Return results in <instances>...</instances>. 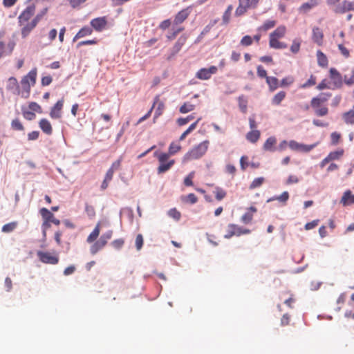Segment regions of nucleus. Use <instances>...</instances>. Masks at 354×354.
Segmentation results:
<instances>
[{
	"instance_id": "obj_1",
	"label": "nucleus",
	"mask_w": 354,
	"mask_h": 354,
	"mask_svg": "<svg viewBox=\"0 0 354 354\" xmlns=\"http://www.w3.org/2000/svg\"><path fill=\"white\" fill-rule=\"evenodd\" d=\"M332 96L330 93H321L317 96L313 97L310 100V106L313 109L315 114L318 117H324L328 114V108L323 105Z\"/></svg>"
},
{
	"instance_id": "obj_2",
	"label": "nucleus",
	"mask_w": 354,
	"mask_h": 354,
	"mask_svg": "<svg viewBox=\"0 0 354 354\" xmlns=\"http://www.w3.org/2000/svg\"><path fill=\"white\" fill-rule=\"evenodd\" d=\"M37 76V69L32 68L29 73L24 76L21 80V90L18 91V94L24 98H28L30 96L31 87L36 84Z\"/></svg>"
},
{
	"instance_id": "obj_3",
	"label": "nucleus",
	"mask_w": 354,
	"mask_h": 354,
	"mask_svg": "<svg viewBox=\"0 0 354 354\" xmlns=\"http://www.w3.org/2000/svg\"><path fill=\"white\" fill-rule=\"evenodd\" d=\"M286 27L283 25L278 26L269 35V46L274 49H285L287 44L279 41V39L284 37L286 34Z\"/></svg>"
},
{
	"instance_id": "obj_4",
	"label": "nucleus",
	"mask_w": 354,
	"mask_h": 354,
	"mask_svg": "<svg viewBox=\"0 0 354 354\" xmlns=\"http://www.w3.org/2000/svg\"><path fill=\"white\" fill-rule=\"evenodd\" d=\"M209 140H204L201 142L185 154L183 160L187 162L201 158L206 153L209 148Z\"/></svg>"
},
{
	"instance_id": "obj_5",
	"label": "nucleus",
	"mask_w": 354,
	"mask_h": 354,
	"mask_svg": "<svg viewBox=\"0 0 354 354\" xmlns=\"http://www.w3.org/2000/svg\"><path fill=\"white\" fill-rule=\"evenodd\" d=\"M154 157L157 158L159 162V166L157 168L158 174H163L169 170L175 163L174 160H169V154L167 153L156 151L153 153Z\"/></svg>"
},
{
	"instance_id": "obj_6",
	"label": "nucleus",
	"mask_w": 354,
	"mask_h": 354,
	"mask_svg": "<svg viewBox=\"0 0 354 354\" xmlns=\"http://www.w3.org/2000/svg\"><path fill=\"white\" fill-rule=\"evenodd\" d=\"M260 0H239V6L235 10V15L240 17L243 15L249 9L257 8Z\"/></svg>"
},
{
	"instance_id": "obj_7",
	"label": "nucleus",
	"mask_w": 354,
	"mask_h": 354,
	"mask_svg": "<svg viewBox=\"0 0 354 354\" xmlns=\"http://www.w3.org/2000/svg\"><path fill=\"white\" fill-rule=\"evenodd\" d=\"M250 232L251 231L249 229H243L235 224H229L227 225V234L225 235V238L230 239L233 236H239L242 234H250Z\"/></svg>"
},
{
	"instance_id": "obj_8",
	"label": "nucleus",
	"mask_w": 354,
	"mask_h": 354,
	"mask_svg": "<svg viewBox=\"0 0 354 354\" xmlns=\"http://www.w3.org/2000/svg\"><path fill=\"white\" fill-rule=\"evenodd\" d=\"M37 255L39 261L46 264L56 265L59 262V257L48 252L38 251Z\"/></svg>"
},
{
	"instance_id": "obj_9",
	"label": "nucleus",
	"mask_w": 354,
	"mask_h": 354,
	"mask_svg": "<svg viewBox=\"0 0 354 354\" xmlns=\"http://www.w3.org/2000/svg\"><path fill=\"white\" fill-rule=\"evenodd\" d=\"M218 68L215 66H212L208 68H201L196 74V77L199 80H207L211 78L213 74L216 73Z\"/></svg>"
},
{
	"instance_id": "obj_10",
	"label": "nucleus",
	"mask_w": 354,
	"mask_h": 354,
	"mask_svg": "<svg viewBox=\"0 0 354 354\" xmlns=\"http://www.w3.org/2000/svg\"><path fill=\"white\" fill-rule=\"evenodd\" d=\"M192 12V8L187 7L179 11L174 17L173 24L174 25H179L183 23L189 16Z\"/></svg>"
},
{
	"instance_id": "obj_11",
	"label": "nucleus",
	"mask_w": 354,
	"mask_h": 354,
	"mask_svg": "<svg viewBox=\"0 0 354 354\" xmlns=\"http://www.w3.org/2000/svg\"><path fill=\"white\" fill-rule=\"evenodd\" d=\"M315 145H306L299 143L295 140H290L288 142V146L292 150L302 152H308L311 151L315 147Z\"/></svg>"
},
{
	"instance_id": "obj_12",
	"label": "nucleus",
	"mask_w": 354,
	"mask_h": 354,
	"mask_svg": "<svg viewBox=\"0 0 354 354\" xmlns=\"http://www.w3.org/2000/svg\"><path fill=\"white\" fill-rule=\"evenodd\" d=\"M90 24L94 30L97 32H101L107 26V19L106 17H97L92 19Z\"/></svg>"
},
{
	"instance_id": "obj_13",
	"label": "nucleus",
	"mask_w": 354,
	"mask_h": 354,
	"mask_svg": "<svg viewBox=\"0 0 354 354\" xmlns=\"http://www.w3.org/2000/svg\"><path fill=\"white\" fill-rule=\"evenodd\" d=\"M19 26L21 27V35L23 38L27 37L31 31L37 26L36 21H34L32 19L31 21L24 22V23H19Z\"/></svg>"
},
{
	"instance_id": "obj_14",
	"label": "nucleus",
	"mask_w": 354,
	"mask_h": 354,
	"mask_svg": "<svg viewBox=\"0 0 354 354\" xmlns=\"http://www.w3.org/2000/svg\"><path fill=\"white\" fill-rule=\"evenodd\" d=\"M330 78L333 80L335 88H341L342 86V76L340 73L335 68L329 70Z\"/></svg>"
},
{
	"instance_id": "obj_15",
	"label": "nucleus",
	"mask_w": 354,
	"mask_h": 354,
	"mask_svg": "<svg viewBox=\"0 0 354 354\" xmlns=\"http://www.w3.org/2000/svg\"><path fill=\"white\" fill-rule=\"evenodd\" d=\"M64 98H62L52 107L50 111V116L51 118L59 119L62 117V109L64 106Z\"/></svg>"
},
{
	"instance_id": "obj_16",
	"label": "nucleus",
	"mask_w": 354,
	"mask_h": 354,
	"mask_svg": "<svg viewBox=\"0 0 354 354\" xmlns=\"http://www.w3.org/2000/svg\"><path fill=\"white\" fill-rule=\"evenodd\" d=\"M35 8L33 6H28L19 16L18 22H28L35 13Z\"/></svg>"
},
{
	"instance_id": "obj_17",
	"label": "nucleus",
	"mask_w": 354,
	"mask_h": 354,
	"mask_svg": "<svg viewBox=\"0 0 354 354\" xmlns=\"http://www.w3.org/2000/svg\"><path fill=\"white\" fill-rule=\"evenodd\" d=\"M312 39L317 46H322L324 44V32L319 27H314L312 30Z\"/></svg>"
},
{
	"instance_id": "obj_18",
	"label": "nucleus",
	"mask_w": 354,
	"mask_h": 354,
	"mask_svg": "<svg viewBox=\"0 0 354 354\" xmlns=\"http://www.w3.org/2000/svg\"><path fill=\"white\" fill-rule=\"evenodd\" d=\"M348 11H354V1H344L335 8V12L343 14Z\"/></svg>"
},
{
	"instance_id": "obj_19",
	"label": "nucleus",
	"mask_w": 354,
	"mask_h": 354,
	"mask_svg": "<svg viewBox=\"0 0 354 354\" xmlns=\"http://www.w3.org/2000/svg\"><path fill=\"white\" fill-rule=\"evenodd\" d=\"M277 139L274 136L269 137L263 144V149L266 151H275L277 150L276 147Z\"/></svg>"
},
{
	"instance_id": "obj_20",
	"label": "nucleus",
	"mask_w": 354,
	"mask_h": 354,
	"mask_svg": "<svg viewBox=\"0 0 354 354\" xmlns=\"http://www.w3.org/2000/svg\"><path fill=\"white\" fill-rule=\"evenodd\" d=\"M156 105H157V108L154 113V119L161 115L165 109V104L160 100L159 96H156L152 107L153 108Z\"/></svg>"
},
{
	"instance_id": "obj_21",
	"label": "nucleus",
	"mask_w": 354,
	"mask_h": 354,
	"mask_svg": "<svg viewBox=\"0 0 354 354\" xmlns=\"http://www.w3.org/2000/svg\"><path fill=\"white\" fill-rule=\"evenodd\" d=\"M39 126L44 133L47 135H51L53 133L52 125L47 119H41L39 122Z\"/></svg>"
},
{
	"instance_id": "obj_22",
	"label": "nucleus",
	"mask_w": 354,
	"mask_h": 354,
	"mask_svg": "<svg viewBox=\"0 0 354 354\" xmlns=\"http://www.w3.org/2000/svg\"><path fill=\"white\" fill-rule=\"evenodd\" d=\"M93 33V29L89 26H84L75 35V37L73 39V41H75L77 39L89 36Z\"/></svg>"
},
{
	"instance_id": "obj_23",
	"label": "nucleus",
	"mask_w": 354,
	"mask_h": 354,
	"mask_svg": "<svg viewBox=\"0 0 354 354\" xmlns=\"http://www.w3.org/2000/svg\"><path fill=\"white\" fill-rule=\"evenodd\" d=\"M340 202L344 206L354 204V195L350 190H347L344 193Z\"/></svg>"
},
{
	"instance_id": "obj_24",
	"label": "nucleus",
	"mask_w": 354,
	"mask_h": 354,
	"mask_svg": "<svg viewBox=\"0 0 354 354\" xmlns=\"http://www.w3.org/2000/svg\"><path fill=\"white\" fill-rule=\"evenodd\" d=\"M266 81L268 85L269 91L270 92L274 91L280 86L279 80L275 77L269 76L268 77H267Z\"/></svg>"
},
{
	"instance_id": "obj_25",
	"label": "nucleus",
	"mask_w": 354,
	"mask_h": 354,
	"mask_svg": "<svg viewBox=\"0 0 354 354\" xmlns=\"http://www.w3.org/2000/svg\"><path fill=\"white\" fill-rule=\"evenodd\" d=\"M277 24V21L275 20H272V19H269V20H266V21H264V23L259 26L257 28V31L259 32H267L268 30L273 28Z\"/></svg>"
},
{
	"instance_id": "obj_26",
	"label": "nucleus",
	"mask_w": 354,
	"mask_h": 354,
	"mask_svg": "<svg viewBox=\"0 0 354 354\" xmlns=\"http://www.w3.org/2000/svg\"><path fill=\"white\" fill-rule=\"evenodd\" d=\"M261 133L259 130H252L247 133L246 139L251 143H256L260 138Z\"/></svg>"
},
{
	"instance_id": "obj_27",
	"label": "nucleus",
	"mask_w": 354,
	"mask_h": 354,
	"mask_svg": "<svg viewBox=\"0 0 354 354\" xmlns=\"http://www.w3.org/2000/svg\"><path fill=\"white\" fill-rule=\"evenodd\" d=\"M286 92L283 91H279L272 98V104L275 106H279L281 104V102L286 98Z\"/></svg>"
},
{
	"instance_id": "obj_28",
	"label": "nucleus",
	"mask_w": 354,
	"mask_h": 354,
	"mask_svg": "<svg viewBox=\"0 0 354 354\" xmlns=\"http://www.w3.org/2000/svg\"><path fill=\"white\" fill-rule=\"evenodd\" d=\"M6 88L10 91L16 90L18 92L19 91H21L19 88L17 80L14 77H11L8 80Z\"/></svg>"
},
{
	"instance_id": "obj_29",
	"label": "nucleus",
	"mask_w": 354,
	"mask_h": 354,
	"mask_svg": "<svg viewBox=\"0 0 354 354\" xmlns=\"http://www.w3.org/2000/svg\"><path fill=\"white\" fill-rule=\"evenodd\" d=\"M100 232V223H98L95 225V227L94 230L92 231V232L87 237L86 241L88 243H93L98 237Z\"/></svg>"
},
{
	"instance_id": "obj_30",
	"label": "nucleus",
	"mask_w": 354,
	"mask_h": 354,
	"mask_svg": "<svg viewBox=\"0 0 354 354\" xmlns=\"http://www.w3.org/2000/svg\"><path fill=\"white\" fill-rule=\"evenodd\" d=\"M317 64L319 66L324 68L328 66V58L321 50H317Z\"/></svg>"
},
{
	"instance_id": "obj_31",
	"label": "nucleus",
	"mask_w": 354,
	"mask_h": 354,
	"mask_svg": "<svg viewBox=\"0 0 354 354\" xmlns=\"http://www.w3.org/2000/svg\"><path fill=\"white\" fill-rule=\"evenodd\" d=\"M106 245V244L104 243V242L102 241L100 239L95 241L91 246V248H90V252L91 253L94 255L98 251H100V250H102L104 246Z\"/></svg>"
},
{
	"instance_id": "obj_32",
	"label": "nucleus",
	"mask_w": 354,
	"mask_h": 354,
	"mask_svg": "<svg viewBox=\"0 0 354 354\" xmlns=\"http://www.w3.org/2000/svg\"><path fill=\"white\" fill-rule=\"evenodd\" d=\"M317 5V0H310L308 2L304 3L300 7H299V11L302 12H307L309 11L311 8L316 6Z\"/></svg>"
},
{
	"instance_id": "obj_33",
	"label": "nucleus",
	"mask_w": 354,
	"mask_h": 354,
	"mask_svg": "<svg viewBox=\"0 0 354 354\" xmlns=\"http://www.w3.org/2000/svg\"><path fill=\"white\" fill-rule=\"evenodd\" d=\"M186 41H187L186 36H185V35L180 36L173 47L174 53H177L178 52H179L182 46L185 44Z\"/></svg>"
},
{
	"instance_id": "obj_34",
	"label": "nucleus",
	"mask_w": 354,
	"mask_h": 354,
	"mask_svg": "<svg viewBox=\"0 0 354 354\" xmlns=\"http://www.w3.org/2000/svg\"><path fill=\"white\" fill-rule=\"evenodd\" d=\"M239 106L241 112L245 113L248 109V99L244 95H241L238 98Z\"/></svg>"
},
{
	"instance_id": "obj_35",
	"label": "nucleus",
	"mask_w": 354,
	"mask_h": 354,
	"mask_svg": "<svg viewBox=\"0 0 354 354\" xmlns=\"http://www.w3.org/2000/svg\"><path fill=\"white\" fill-rule=\"evenodd\" d=\"M196 106V104H192L189 102H186L180 107L179 111L181 113H187L194 110Z\"/></svg>"
},
{
	"instance_id": "obj_36",
	"label": "nucleus",
	"mask_w": 354,
	"mask_h": 354,
	"mask_svg": "<svg viewBox=\"0 0 354 354\" xmlns=\"http://www.w3.org/2000/svg\"><path fill=\"white\" fill-rule=\"evenodd\" d=\"M344 149H339L337 151L330 152L327 157L330 162L335 160H339L344 155Z\"/></svg>"
},
{
	"instance_id": "obj_37",
	"label": "nucleus",
	"mask_w": 354,
	"mask_h": 354,
	"mask_svg": "<svg viewBox=\"0 0 354 354\" xmlns=\"http://www.w3.org/2000/svg\"><path fill=\"white\" fill-rule=\"evenodd\" d=\"M343 119L346 124H354V110L351 109L343 114Z\"/></svg>"
},
{
	"instance_id": "obj_38",
	"label": "nucleus",
	"mask_w": 354,
	"mask_h": 354,
	"mask_svg": "<svg viewBox=\"0 0 354 354\" xmlns=\"http://www.w3.org/2000/svg\"><path fill=\"white\" fill-rule=\"evenodd\" d=\"M301 40L300 39H295L290 46V50L294 53L297 54L299 53L301 47Z\"/></svg>"
},
{
	"instance_id": "obj_39",
	"label": "nucleus",
	"mask_w": 354,
	"mask_h": 354,
	"mask_svg": "<svg viewBox=\"0 0 354 354\" xmlns=\"http://www.w3.org/2000/svg\"><path fill=\"white\" fill-rule=\"evenodd\" d=\"M214 193L215 194V197L217 201L223 200L227 195L226 192L223 189H222L219 187H215V190L214 191Z\"/></svg>"
},
{
	"instance_id": "obj_40",
	"label": "nucleus",
	"mask_w": 354,
	"mask_h": 354,
	"mask_svg": "<svg viewBox=\"0 0 354 354\" xmlns=\"http://www.w3.org/2000/svg\"><path fill=\"white\" fill-rule=\"evenodd\" d=\"M44 221H50L54 216L47 208L43 207L39 211Z\"/></svg>"
},
{
	"instance_id": "obj_41",
	"label": "nucleus",
	"mask_w": 354,
	"mask_h": 354,
	"mask_svg": "<svg viewBox=\"0 0 354 354\" xmlns=\"http://www.w3.org/2000/svg\"><path fill=\"white\" fill-rule=\"evenodd\" d=\"M181 149V147L180 145H178L174 142H171L169 147L168 149V153L167 154H169L170 156L174 155L177 152H178Z\"/></svg>"
},
{
	"instance_id": "obj_42",
	"label": "nucleus",
	"mask_w": 354,
	"mask_h": 354,
	"mask_svg": "<svg viewBox=\"0 0 354 354\" xmlns=\"http://www.w3.org/2000/svg\"><path fill=\"white\" fill-rule=\"evenodd\" d=\"M295 82V78L292 76H287L283 77L280 82L281 87H286L292 84Z\"/></svg>"
},
{
	"instance_id": "obj_43",
	"label": "nucleus",
	"mask_w": 354,
	"mask_h": 354,
	"mask_svg": "<svg viewBox=\"0 0 354 354\" xmlns=\"http://www.w3.org/2000/svg\"><path fill=\"white\" fill-rule=\"evenodd\" d=\"M17 226V222H11L4 225L2 227V232L5 233H9L12 232Z\"/></svg>"
},
{
	"instance_id": "obj_44",
	"label": "nucleus",
	"mask_w": 354,
	"mask_h": 354,
	"mask_svg": "<svg viewBox=\"0 0 354 354\" xmlns=\"http://www.w3.org/2000/svg\"><path fill=\"white\" fill-rule=\"evenodd\" d=\"M316 84V77L313 75H311L309 79L303 84H301L299 88H306L310 86L315 85Z\"/></svg>"
},
{
	"instance_id": "obj_45",
	"label": "nucleus",
	"mask_w": 354,
	"mask_h": 354,
	"mask_svg": "<svg viewBox=\"0 0 354 354\" xmlns=\"http://www.w3.org/2000/svg\"><path fill=\"white\" fill-rule=\"evenodd\" d=\"M253 43V39L250 35H245L240 41V45L244 47L250 46Z\"/></svg>"
},
{
	"instance_id": "obj_46",
	"label": "nucleus",
	"mask_w": 354,
	"mask_h": 354,
	"mask_svg": "<svg viewBox=\"0 0 354 354\" xmlns=\"http://www.w3.org/2000/svg\"><path fill=\"white\" fill-rule=\"evenodd\" d=\"M264 180L265 179L263 177H259V178L254 179V180L250 185V187H249L250 189H254L257 187L261 186L264 182Z\"/></svg>"
},
{
	"instance_id": "obj_47",
	"label": "nucleus",
	"mask_w": 354,
	"mask_h": 354,
	"mask_svg": "<svg viewBox=\"0 0 354 354\" xmlns=\"http://www.w3.org/2000/svg\"><path fill=\"white\" fill-rule=\"evenodd\" d=\"M183 201L185 203L194 204L198 201V198L194 194H189L187 196L183 198Z\"/></svg>"
},
{
	"instance_id": "obj_48",
	"label": "nucleus",
	"mask_w": 354,
	"mask_h": 354,
	"mask_svg": "<svg viewBox=\"0 0 354 354\" xmlns=\"http://www.w3.org/2000/svg\"><path fill=\"white\" fill-rule=\"evenodd\" d=\"M344 82L347 86L354 85V68L351 70V75L350 77L345 75L344 77Z\"/></svg>"
},
{
	"instance_id": "obj_49",
	"label": "nucleus",
	"mask_w": 354,
	"mask_h": 354,
	"mask_svg": "<svg viewBox=\"0 0 354 354\" xmlns=\"http://www.w3.org/2000/svg\"><path fill=\"white\" fill-rule=\"evenodd\" d=\"M168 215L175 219L176 221H178L180 218L181 214L179 211H178L176 208H172L169 209L168 212Z\"/></svg>"
},
{
	"instance_id": "obj_50",
	"label": "nucleus",
	"mask_w": 354,
	"mask_h": 354,
	"mask_svg": "<svg viewBox=\"0 0 354 354\" xmlns=\"http://www.w3.org/2000/svg\"><path fill=\"white\" fill-rule=\"evenodd\" d=\"M195 172L192 171L190 172L184 179V185L187 187L192 186L193 185V178L194 177Z\"/></svg>"
},
{
	"instance_id": "obj_51",
	"label": "nucleus",
	"mask_w": 354,
	"mask_h": 354,
	"mask_svg": "<svg viewBox=\"0 0 354 354\" xmlns=\"http://www.w3.org/2000/svg\"><path fill=\"white\" fill-rule=\"evenodd\" d=\"M12 128L15 130L22 131L24 130V126L19 119H15L11 123Z\"/></svg>"
},
{
	"instance_id": "obj_52",
	"label": "nucleus",
	"mask_w": 354,
	"mask_h": 354,
	"mask_svg": "<svg viewBox=\"0 0 354 354\" xmlns=\"http://www.w3.org/2000/svg\"><path fill=\"white\" fill-rule=\"evenodd\" d=\"M341 139V134L337 132H333L330 134V140H331V144L333 145H336L339 143V140Z\"/></svg>"
},
{
	"instance_id": "obj_53",
	"label": "nucleus",
	"mask_w": 354,
	"mask_h": 354,
	"mask_svg": "<svg viewBox=\"0 0 354 354\" xmlns=\"http://www.w3.org/2000/svg\"><path fill=\"white\" fill-rule=\"evenodd\" d=\"M288 198H289V194L288 192L285 191L281 195L276 196L272 200H277L279 202L286 203V201L288 200Z\"/></svg>"
},
{
	"instance_id": "obj_54",
	"label": "nucleus",
	"mask_w": 354,
	"mask_h": 354,
	"mask_svg": "<svg viewBox=\"0 0 354 354\" xmlns=\"http://www.w3.org/2000/svg\"><path fill=\"white\" fill-rule=\"evenodd\" d=\"M194 118V115H189L187 116L186 118H178L177 120V123L179 126H183L188 123L190 120H193Z\"/></svg>"
},
{
	"instance_id": "obj_55",
	"label": "nucleus",
	"mask_w": 354,
	"mask_h": 354,
	"mask_svg": "<svg viewBox=\"0 0 354 354\" xmlns=\"http://www.w3.org/2000/svg\"><path fill=\"white\" fill-rule=\"evenodd\" d=\"M143 243H144V240H143V236L142 234H139L136 236V241H135V244H136V249L137 250H140L142 245H143Z\"/></svg>"
},
{
	"instance_id": "obj_56",
	"label": "nucleus",
	"mask_w": 354,
	"mask_h": 354,
	"mask_svg": "<svg viewBox=\"0 0 354 354\" xmlns=\"http://www.w3.org/2000/svg\"><path fill=\"white\" fill-rule=\"evenodd\" d=\"M113 235V231L109 230L106 232L104 233L100 238V239L104 242V243L106 245L109 240H110Z\"/></svg>"
},
{
	"instance_id": "obj_57",
	"label": "nucleus",
	"mask_w": 354,
	"mask_h": 354,
	"mask_svg": "<svg viewBox=\"0 0 354 354\" xmlns=\"http://www.w3.org/2000/svg\"><path fill=\"white\" fill-rule=\"evenodd\" d=\"M257 73L258 76L261 78H265L266 80L267 77H269L267 75V71L264 69V68L261 65H259L257 66Z\"/></svg>"
},
{
	"instance_id": "obj_58",
	"label": "nucleus",
	"mask_w": 354,
	"mask_h": 354,
	"mask_svg": "<svg viewBox=\"0 0 354 354\" xmlns=\"http://www.w3.org/2000/svg\"><path fill=\"white\" fill-rule=\"evenodd\" d=\"M184 30V28L183 27H180V28H178L176 29H172V32H170L167 37L168 38V39L169 40H172L176 38V37L177 36V35L178 33H180V32H182L183 30Z\"/></svg>"
},
{
	"instance_id": "obj_59",
	"label": "nucleus",
	"mask_w": 354,
	"mask_h": 354,
	"mask_svg": "<svg viewBox=\"0 0 354 354\" xmlns=\"http://www.w3.org/2000/svg\"><path fill=\"white\" fill-rule=\"evenodd\" d=\"M85 211L90 218H93L95 216V210L93 206L91 205H86Z\"/></svg>"
},
{
	"instance_id": "obj_60",
	"label": "nucleus",
	"mask_w": 354,
	"mask_h": 354,
	"mask_svg": "<svg viewBox=\"0 0 354 354\" xmlns=\"http://www.w3.org/2000/svg\"><path fill=\"white\" fill-rule=\"evenodd\" d=\"M252 213L246 212L241 216V221L245 224H248L252 221Z\"/></svg>"
},
{
	"instance_id": "obj_61",
	"label": "nucleus",
	"mask_w": 354,
	"mask_h": 354,
	"mask_svg": "<svg viewBox=\"0 0 354 354\" xmlns=\"http://www.w3.org/2000/svg\"><path fill=\"white\" fill-rule=\"evenodd\" d=\"M124 243V240L123 239H118L114 240L111 243V245H113V247L114 248L119 250L123 246Z\"/></svg>"
},
{
	"instance_id": "obj_62",
	"label": "nucleus",
	"mask_w": 354,
	"mask_h": 354,
	"mask_svg": "<svg viewBox=\"0 0 354 354\" xmlns=\"http://www.w3.org/2000/svg\"><path fill=\"white\" fill-rule=\"evenodd\" d=\"M299 181V178L295 175H290L286 181V185L296 184Z\"/></svg>"
},
{
	"instance_id": "obj_63",
	"label": "nucleus",
	"mask_w": 354,
	"mask_h": 354,
	"mask_svg": "<svg viewBox=\"0 0 354 354\" xmlns=\"http://www.w3.org/2000/svg\"><path fill=\"white\" fill-rule=\"evenodd\" d=\"M48 9L46 8L43 9L39 13H38L32 20L34 21H36V24H38V23L41 20L43 17L46 14Z\"/></svg>"
},
{
	"instance_id": "obj_64",
	"label": "nucleus",
	"mask_w": 354,
	"mask_h": 354,
	"mask_svg": "<svg viewBox=\"0 0 354 354\" xmlns=\"http://www.w3.org/2000/svg\"><path fill=\"white\" fill-rule=\"evenodd\" d=\"M29 109L33 111L37 112V113H41V107L37 103L32 102L29 104L28 106Z\"/></svg>"
}]
</instances>
